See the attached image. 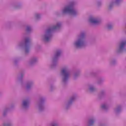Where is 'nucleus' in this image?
I'll return each instance as SVG.
<instances>
[{
  "instance_id": "f257e3e1",
  "label": "nucleus",
  "mask_w": 126,
  "mask_h": 126,
  "mask_svg": "<svg viewBox=\"0 0 126 126\" xmlns=\"http://www.w3.org/2000/svg\"><path fill=\"white\" fill-rule=\"evenodd\" d=\"M67 5L61 9V15L70 14L75 17L79 15V11L75 9V5L77 4V2L75 0H69L67 1Z\"/></svg>"
},
{
  "instance_id": "f03ea898",
  "label": "nucleus",
  "mask_w": 126,
  "mask_h": 126,
  "mask_svg": "<svg viewBox=\"0 0 126 126\" xmlns=\"http://www.w3.org/2000/svg\"><path fill=\"white\" fill-rule=\"evenodd\" d=\"M62 28V23H58L56 26L50 27L47 28L43 34L42 35V39L45 43H48L51 41V39L53 38V33L55 31H59L61 30Z\"/></svg>"
},
{
  "instance_id": "7ed1b4c3",
  "label": "nucleus",
  "mask_w": 126,
  "mask_h": 126,
  "mask_svg": "<svg viewBox=\"0 0 126 126\" xmlns=\"http://www.w3.org/2000/svg\"><path fill=\"white\" fill-rule=\"evenodd\" d=\"M73 45L75 49H83L86 47L87 46L86 32H82L78 38L74 41Z\"/></svg>"
},
{
  "instance_id": "20e7f679",
  "label": "nucleus",
  "mask_w": 126,
  "mask_h": 126,
  "mask_svg": "<svg viewBox=\"0 0 126 126\" xmlns=\"http://www.w3.org/2000/svg\"><path fill=\"white\" fill-rule=\"evenodd\" d=\"M60 75L63 86H66L67 84L68 83L69 78H70V70L67 66L63 67L60 70Z\"/></svg>"
},
{
  "instance_id": "39448f33",
  "label": "nucleus",
  "mask_w": 126,
  "mask_h": 126,
  "mask_svg": "<svg viewBox=\"0 0 126 126\" xmlns=\"http://www.w3.org/2000/svg\"><path fill=\"white\" fill-rule=\"evenodd\" d=\"M47 98L46 96L42 95L38 96L35 103V108L39 113H42L46 110V102Z\"/></svg>"
},
{
  "instance_id": "423d86ee",
  "label": "nucleus",
  "mask_w": 126,
  "mask_h": 126,
  "mask_svg": "<svg viewBox=\"0 0 126 126\" xmlns=\"http://www.w3.org/2000/svg\"><path fill=\"white\" fill-rule=\"evenodd\" d=\"M32 42V39H31V38L29 37H25L24 41L18 43L17 44V47L23 49L25 51V54L27 55L28 54H29V52H30Z\"/></svg>"
},
{
  "instance_id": "0eeeda50",
  "label": "nucleus",
  "mask_w": 126,
  "mask_h": 126,
  "mask_svg": "<svg viewBox=\"0 0 126 126\" xmlns=\"http://www.w3.org/2000/svg\"><path fill=\"white\" fill-rule=\"evenodd\" d=\"M62 54L63 51L61 49H58L56 51L52 58V63L50 65L51 68H55V67H57L59 63V59H60Z\"/></svg>"
},
{
  "instance_id": "6e6552de",
  "label": "nucleus",
  "mask_w": 126,
  "mask_h": 126,
  "mask_svg": "<svg viewBox=\"0 0 126 126\" xmlns=\"http://www.w3.org/2000/svg\"><path fill=\"white\" fill-rule=\"evenodd\" d=\"M77 99V95L76 94H72L69 99L64 103V109L66 110H69L72 106L73 102Z\"/></svg>"
},
{
  "instance_id": "1a4fd4ad",
  "label": "nucleus",
  "mask_w": 126,
  "mask_h": 126,
  "mask_svg": "<svg viewBox=\"0 0 126 126\" xmlns=\"http://www.w3.org/2000/svg\"><path fill=\"white\" fill-rule=\"evenodd\" d=\"M125 51H126V39H123L119 42L118 46L116 49L115 53L120 55V54H123Z\"/></svg>"
},
{
  "instance_id": "9d476101",
  "label": "nucleus",
  "mask_w": 126,
  "mask_h": 126,
  "mask_svg": "<svg viewBox=\"0 0 126 126\" xmlns=\"http://www.w3.org/2000/svg\"><path fill=\"white\" fill-rule=\"evenodd\" d=\"M89 21L90 23L93 25H98V24H100V23H101L102 20L101 19H100V18L94 16H91L89 18Z\"/></svg>"
},
{
  "instance_id": "9b49d317",
  "label": "nucleus",
  "mask_w": 126,
  "mask_h": 126,
  "mask_svg": "<svg viewBox=\"0 0 126 126\" xmlns=\"http://www.w3.org/2000/svg\"><path fill=\"white\" fill-rule=\"evenodd\" d=\"M23 76H24V72H21L18 75L17 78V81L20 84L22 87L25 86V84L24 81H23Z\"/></svg>"
},
{
  "instance_id": "f8f14e48",
  "label": "nucleus",
  "mask_w": 126,
  "mask_h": 126,
  "mask_svg": "<svg viewBox=\"0 0 126 126\" xmlns=\"http://www.w3.org/2000/svg\"><path fill=\"white\" fill-rule=\"evenodd\" d=\"M30 105V98L27 97L22 101V107L24 110H28Z\"/></svg>"
},
{
  "instance_id": "ddd939ff",
  "label": "nucleus",
  "mask_w": 126,
  "mask_h": 126,
  "mask_svg": "<svg viewBox=\"0 0 126 126\" xmlns=\"http://www.w3.org/2000/svg\"><path fill=\"white\" fill-rule=\"evenodd\" d=\"M124 1V0H113L111 2H110L108 5V9H111L114 7V5H121V3Z\"/></svg>"
},
{
  "instance_id": "4468645a",
  "label": "nucleus",
  "mask_w": 126,
  "mask_h": 126,
  "mask_svg": "<svg viewBox=\"0 0 126 126\" xmlns=\"http://www.w3.org/2000/svg\"><path fill=\"white\" fill-rule=\"evenodd\" d=\"M96 122V118L94 116L90 117L86 123L87 126H94Z\"/></svg>"
},
{
  "instance_id": "2eb2a0df",
  "label": "nucleus",
  "mask_w": 126,
  "mask_h": 126,
  "mask_svg": "<svg viewBox=\"0 0 126 126\" xmlns=\"http://www.w3.org/2000/svg\"><path fill=\"white\" fill-rule=\"evenodd\" d=\"M34 85V81L29 80L26 83L25 89L27 91H29L32 89Z\"/></svg>"
},
{
  "instance_id": "dca6fc26",
  "label": "nucleus",
  "mask_w": 126,
  "mask_h": 126,
  "mask_svg": "<svg viewBox=\"0 0 126 126\" xmlns=\"http://www.w3.org/2000/svg\"><path fill=\"white\" fill-rule=\"evenodd\" d=\"M123 111V106L121 104L118 105L114 109V113L116 116L120 115Z\"/></svg>"
},
{
  "instance_id": "f3484780",
  "label": "nucleus",
  "mask_w": 126,
  "mask_h": 126,
  "mask_svg": "<svg viewBox=\"0 0 126 126\" xmlns=\"http://www.w3.org/2000/svg\"><path fill=\"white\" fill-rule=\"evenodd\" d=\"M37 63H38V58L32 57L30 59L29 62V64L30 65H34V64H35Z\"/></svg>"
},
{
  "instance_id": "a211bd4d",
  "label": "nucleus",
  "mask_w": 126,
  "mask_h": 126,
  "mask_svg": "<svg viewBox=\"0 0 126 126\" xmlns=\"http://www.w3.org/2000/svg\"><path fill=\"white\" fill-rule=\"evenodd\" d=\"M88 90L90 93H95L97 92V88L95 87L94 85H89L88 86Z\"/></svg>"
},
{
  "instance_id": "6ab92c4d",
  "label": "nucleus",
  "mask_w": 126,
  "mask_h": 126,
  "mask_svg": "<svg viewBox=\"0 0 126 126\" xmlns=\"http://www.w3.org/2000/svg\"><path fill=\"white\" fill-rule=\"evenodd\" d=\"M107 93L105 90H101L98 94V99H101L106 97Z\"/></svg>"
},
{
  "instance_id": "aec40b11",
  "label": "nucleus",
  "mask_w": 126,
  "mask_h": 126,
  "mask_svg": "<svg viewBox=\"0 0 126 126\" xmlns=\"http://www.w3.org/2000/svg\"><path fill=\"white\" fill-rule=\"evenodd\" d=\"M10 6L14 9H19V8H21L22 7L23 5L21 3L16 4L15 3H11L10 4Z\"/></svg>"
},
{
  "instance_id": "412c9836",
  "label": "nucleus",
  "mask_w": 126,
  "mask_h": 126,
  "mask_svg": "<svg viewBox=\"0 0 126 126\" xmlns=\"http://www.w3.org/2000/svg\"><path fill=\"white\" fill-rule=\"evenodd\" d=\"M81 73V70L80 69H76L73 72V77L74 79H76V78H78L80 74Z\"/></svg>"
},
{
  "instance_id": "4be33fe9",
  "label": "nucleus",
  "mask_w": 126,
  "mask_h": 126,
  "mask_svg": "<svg viewBox=\"0 0 126 126\" xmlns=\"http://www.w3.org/2000/svg\"><path fill=\"white\" fill-rule=\"evenodd\" d=\"M10 111V107H6L3 109L2 115L3 117H6L9 111Z\"/></svg>"
},
{
  "instance_id": "5701e85b",
  "label": "nucleus",
  "mask_w": 126,
  "mask_h": 126,
  "mask_svg": "<svg viewBox=\"0 0 126 126\" xmlns=\"http://www.w3.org/2000/svg\"><path fill=\"white\" fill-rule=\"evenodd\" d=\"M105 81V79L102 77H99L97 78L96 83L98 85H102L104 82Z\"/></svg>"
},
{
  "instance_id": "b1692460",
  "label": "nucleus",
  "mask_w": 126,
  "mask_h": 126,
  "mask_svg": "<svg viewBox=\"0 0 126 126\" xmlns=\"http://www.w3.org/2000/svg\"><path fill=\"white\" fill-rule=\"evenodd\" d=\"M60 124H59V121L57 120H53L49 124V126H59Z\"/></svg>"
},
{
  "instance_id": "393cba45",
  "label": "nucleus",
  "mask_w": 126,
  "mask_h": 126,
  "mask_svg": "<svg viewBox=\"0 0 126 126\" xmlns=\"http://www.w3.org/2000/svg\"><path fill=\"white\" fill-rule=\"evenodd\" d=\"M25 31L28 34L31 33L32 32V27L30 25H28L26 27Z\"/></svg>"
},
{
  "instance_id": "a878e982",
  "label": "nucleus",
  "mask_w": 126,
  "mask_h": 126,
  "mask_svg": "<svg viewBox=\"0 0 126 126\" xmlns=\"http://www.w3.org/2000/svg\"><path fill=\"white\" fill-rule=\"evenodd\" d=\"M109 64L112 66L116 65L117 64V60L115 59H110L109 60Z\"/></svg>"
},
{
  "instance_id": "bb28decb",
  "label": "nucleus",
  "mask_w": 126,
  "mask_h": 126,
  "mask_svg": "<svg viewBox=\"0 0 126 126\" xmlns=\"http://www.w3.org/2000/svg\"><path fill=\"white\" fill-rule=\"evenodd\" d=\"M13 65L17 67L18 66V63H19V59L18 58H14L12 60Z\"/></svg>"
},
{
  "instance_id": "cd10ccee",
  "label": "nucleus",
  "mask_w": 126,
  "mask_h": 126,
  "mask_svg": "<svg viewBox=\"0 0 126 126\" xmlns=\"http://www.w3.org/2000/svg\"><path fill=\"white\" fill-rule=\"evenodd\" d=\"M101 109L104 110V111H108L109 109V106H108L107 103H104L101 105Z\"/></svg>"
},
{
  "instance_id": "c85d7f7f",
  "label": "nucleus",
  "mask_w": 126,
  "mask_h": 126,
  "mask_svg": "<svg viewBox=\"0 0 126 126\" xmlns=\"http://www.w3.org/2000/svg\"><path fill=\"white\" fill-rule=\"evenodd\" d=\"M113 25L112 24H108L106 26L107 29L111 31L113 29Z\"/></svg>"
},
{
  "instance_id": "c756f323",
  "label": "nucleus",
  "mask_w": 126,
  "mask_h": 126,
  "mask_svg": "<svg viewBox=\"0 0 126 126\" xmlns=\"http://www.w3.org/2000/svg\"><path fill=\"white\" fill-rule=\"evenodd\" d=\"M12 24H13L12 22L9 21L5 23V26H6V27H10Z\"/></svg>"
},
{
  "instance_id": "7c9ffc66",
  "label": "nucleus",
  "mask_w": 126,
  "mask_h": 126,
  "mask_svg": "<svg viewBox=\"0 0 126 126\" xmlns=\"http://www.w3.org/2000/svg\"><path fill=\"white\" fill-rule=\"evenodd\" d=\"M35 19H40L41 18V14L36 13L34 15Z\"/></svg>"
},
{
  "instance_id": "2f4dec72",
  "label": "nucleus",
  "mask_w": 126,
  "mask_h": 126,
  "mask_svg": "<svg viewBox=\"0 0 126 126\" xmlns=\"http://www.w3.org/2000/svg\"><path fill=\"white\" fill-rule=\"evenodd\" d=\"M55 89H56V87H55V85H54L53 84H51L50 85V89H49L50 91H51V92L54 91Z\"/></svg>"
},
{
  "instance_id": "473e14b6",
  "label": "nucleus",
  "mask_w": 126,
  "mask_h": 126,
  "mask_svg": "<svg viewBox=\"0 0 126 126\" xmlns=\"http://www.w3.org/2000/svg\"><path fill=\"white\" fill-rule=\"evenodd\" d=\"M90 75H91V76H92L93 77H96V72H91L90 73Z\"/></svg>"
},
{
  "instance_id": "72a5a7b5",
  "label": "nucleus",
  "mask_w": 126,
  "mask_h": 126,
  "mask_svg": "<svg viewBox=\"0 0 126 126\" xmlns=\"http://www.w3.org/2000/svg\"><path fill=\"white\" fill-rule=\"evenodd\" d=\"M107 126V124L105 123L100 122L98 124V126Z\"/></svg>"
},
{
  "instance_id": "f704fd0d",
  "label": "nucleus",
  "mask_w": 126,
  "mask_h": 126,
  "mask_svg": "<svg viewBox=\"0 0 126 126\" xmlns=\"http://www.w3.org/2000/svg\"><path fill=\"white\" fill-rule=\"evenodd\" d=\"M96 4H97V6H98V7L101 6V5H102V1H97L96 2Z\"/></svg>"
},
{
  "instance_id": "c9c22d12",
  "label": "nucleus",
  "mask_w": 126,
  "mask_h": 126,
  "mask_svg": "<svg viewBox=\"0 0 126 126\" xmlns=\"http://www.w3.org/2000/svg\"><path fill=\"white\" fill-rule=\"evenodd\" d=\"M1 94V92H0V95Z\"/></svg>"
}]
</instances>
